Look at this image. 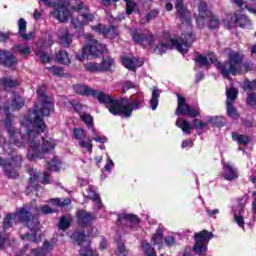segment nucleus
Wrapping results in <instances>:
<instances>
[{
  "mask_svg": "<svg viewBox=\"0 0 256 256\" xmlns=\"http://www.w3.org/2000/svg\"><path fill=\"white\" fill-rule=\"evenodd\" d=\"M86 193H87V197L89 199H92V201H94V203H96V205H98V207H102L103 202L101 200L100 194H97L96 192H94V190H93V188H91V186H88Z\"/></svg>",
  "mask_w": 256,
  "mask_h": 256,
  "instance_id": "nucleus-34",
  "label": "nucleus"
},
{
  "mask_svg": "<svg viewBox=\"0 0 256 256\" xmlns=\"http://www.w3.org/2000/svg\"><path fill=\"white\" fill-rule=\"evenodd\" d=\"M84 67L89 73H107L112 71L113 67H116V61L111 55H106L102 57L100 63H86Z\"/></svg>",
  "mask_w": 256,
  "mask_h": 256,
  "instance_id": "nucleus-11",
  "label": "nucleus"
},
{
  "mask_svg": "<svg viewBox=\"0 0 256 256\" xmlns=\"http://www.w3.org/2000/svg\"><path fill=\"white\" fill-rule=\"evenodd\" d=\"M74 92L76 95H81V97H93L97 98L100 104H104V92L103 90H95L91 86L77 84L73 86Z\"/></svg>",
  "mask_w": 256,
  "mask_h": 256,
  "instance_id": "nucleus-13",
  "label": "nucleus"
},
{
  "mask_svg": "<svg viewBox=\"0 0 256 256\" xmlns=\"http://www.w3.org/2000/svg\"><path fill=\"white\" fill-rule=\"evenodd\" d=\"M56 61L61 65H70L71 59L67 51L61 50L56 53Z\"/></svg>",
  "mask_w": 256,
  "mask_h": 256,
  "instance_id": "nucleus-33",
  "label": "nucleus"
},
{
  "mask_svg": "<svg viewBox=\"0 0 256 256\" xmlns=\"http://www.w3.org/2000/svg\"><path fill=\"white\" fill-rule=\"evenodd\" d=\"M73 37L74 35H71V33H64L63 35H60L59 40L62 47H71L73 43Z\"/></svg>",
  "mask_w": 256,
  "mask_h": 256,
  "instance_id": "nucleus-38",
  "label": "nucleus"
},
{
  "mask_svg": "<svg viewBox=\"0 0 256 256\" xmlns=\"http://www.w3.org/2000/svg\"><path fill=\"white\" fill-rule=\"evenodd\" d=\"M18 29V33L22 39L26 41L30 39L29 35L27 34V21L24 19V17H20V19H18Z\"/></svg>",
  "mask_w": 256,
  "mask_h": 256,
  "instance_id": "nucleus-29",
  "label": "nucleus"
},
{
  "mask_svg": "<svg viewBox=\"0 0 256 256\" xmlns=\"http://www.w3.org/2000/svg\"><path fill=\"white\" fill-rule=\"evenodd\" d=\"M13 226V214L7 213L6 217H4V221L2 222L3 229H10Z\"/></svg>",
  "mask_w": 256,
  "mask_h": 256,
  "instance_id": "nucleus-50",
  "label": "nucleus"
},
{
  "mask_svg": "<svg viewBox=\"0 0 256 256\" xmlns=\"http://www.w3.org/2000/svg\"><path fill=\"white\" fill-rule=\"evenodd\" d=\"M234 219H235L237 225H239V227H241L242 229H245V219H244L243 215H238L237 213H235Z\"/></svg>",
  "mask_w": 256,
  "mask_h": 256,
  "instance_id": "nucleus-58",
  "label": "nucleus"
},
{
  "mask_svg": "<svg viewBox=\"0 0 256 256\" xmlns=\"http://www.w3.org/2000/svg\"><path fill=\"white\" fill-rule=\"evenodd\" d=\"M210 9L207 1L200 0L198 3V16L196 22L200 27H205L206 21H209Z\"/></svg>",
  "mask_w": 256,
  "mask_h": 256,
  "instance_id": "nucleus-20",
  "label": "nucleus"
},
{
  "mask_svg": "<svg viewBox=\"0 0 256 256\" xmlns=\"http://www.w3.org/2000/svg\"><path fill=\"white\" fill-rule=\"evenodd\" d=\"M97 33H101L107 39H116L119 35L118 27L116 25H103L99 23L92 27Z\"/></svg>",
  "mask_w": 256,
  "mask_h": 256,
  "instance_id": "nucleus-17",
  "label": "nucleus"
},
{
  "mask_svg": "<svg viewBox=\"0 0 256 256\" xmlns=\"http://www.w3.org/2000/svg\"><path fill=\"white\" fill-rule=\"evenodd\" d=\"M41 213L48 214V213H55L57 209H53V207L48 206V204H45V206L40 207Z\"/></svg>",
  "mask_w": 256,
  "mask_h": 256,
  "instance_id": "nucleus-62",
  "label": "nucleus"
},
{
  "mask_svg": "<svg viewBox=\"0 0 256 256\" xmlns=\"http://www.w3.org/2000/svg\"><path fill=\"white\" fill-rule=\"evenodd\" d=\"M48 71H51V73L56 77H63L64 76V69L63 67H48Z\"/></svg>",
  "mask_w": 256,
  "mask_h": 256,
  "instance_id": "nucleus-53",
  "label": "nucleus"
},
{
  "mask_svg": "<svg viewBox=\"0 0 256 256\" xmlns=\"http://www.w3.org/2000/svg\"><path fill=\"white\" fill-rule=\"evenodd\" d=\"M39 178H40V175L38 173L33 174V172H31L27 190H30L31 188H35V184H37Z\"/></svg>",
  "mask_w": 256,
  "mask_h": 256,
  "instance_id": "nucleus-51",
  "label": "nucleus"
},
{
  "mask_svg": "<svg viewBox=\"0 0 256 256\" xmlns=\"http://www.w3.org/2000/svg\"><path fill=\"white\" fill-rule=\"evenodd\" d=\"M164 243H166L168 247H173V245L176 244V239L173 235H166V237H164Z\"/></svg>",
  "mask_w": 256,
  "mask_h": 256,
  "instance_id": "nucleus-59",
  "label": "nucleus"
},
{
  "mask_svg": "<svg viewBox=\"0 0 256 256\" xmlns=\"http://www.w3.org/2000/svg\"><path fill=\"white\" fill-rule=\"evenodd\" d=\"M77 223L82 227H89L97 219V215L86 209H78L76 212Z\"/></svg>",
  "mask_w": 256,
  "mask_h": 256,
  "instance_id": "nucleus-18",
  "label": "nucleus"
},
{
  "mask_svg": "<svg viewBox=\"0 0 256 256\" xmlns=\"http://www.w3.org/2000/svg\"><path fill=\"white\" fill-rule=\"evenodd\" d=\"M80 256H99L98 253L91 248V245L81 247Z\"/></svg>",
  "mask_w": 256,
  "mask_h": 256,
  "instance_id": "nucleus-43",
  "label": "nucleus"
},
{
  "mask_svg": "<svg viewBox=\"0 0 256 256\" xmlns=\"http://www.w3.org/2000/svg\"><path fill=\"white\" fill-rule=\"evenodd\" d=\"M43 1L48 7H54V11L51 12V15L61 21L62 23L68 21L70 15L69 0H38Z\"/></svg>",
  "mask_w": 256,
  "mask_h": 256,
  "instance_id": "nucleus-9",
  "label": "nucleus"
},
{
  "mask_svg": "<svg viewBox=\"0 0 256 256\" xmlns=\"http://www.w3.org/2000/svg\"><path fill=\"white\" fill-rule=\"evenodd\" d=\"M226 114H228V116H230V118H233L235 120L240 118V114H239L237 108L234 106V103H232V102H228V104H226Z\"/></svg>",
  "mask_w": 256,
  "mask_h": 256,
  "instance_id": "nucleus-37",
  "label": "nucleus"
},
{
  "mask_svg": "<svg viewBox=\"0 0 256 256\" xmlns=\"http://www.w3.org/2000/svg\"><path fill=\"white\" fill-rule=\"evenodd\" d=\"M0 87H2L3 91L6 93H10L12 89H17V87H20V83L18 79H13V77H1Z\"/></svg>",
  "mask_w": 256,
  "mask_h": 256,
  "instance_id": "nucleus-21",
  "label": "nucleus"
},
{
  "mask_svg": "<svg viewBox=\"0 0 256 256\" xmlns=\"http://www.w3.org/2000/svg\"><path fill=\"white\" fill-rule=\"evenodd\" d=\"M93 140H95L96 142H100V144H105V142H107L108 138H106V136H100L97 133V136H95V138H92V144H93Z\"/></svg>",
  "mask_w": 256,
  "mask_h": 256,
  "instance_id": "nucleus-64",
  "label": "nucleus"
},
{
  "mask_svg": "<svg viewBox=\"0 0 256 256\" xmlns=\"http://www.w3.org/2000/svg\"><path fill=\"white\" fill-rule=\"evenodd\" d=\"M37 97L40 102V108L39 104H35L34 110L37 111V116L40 118V120H42L44 126L37 134L41 156H38L39 158L37 157L36 160L44 158L45 154H49L56 148V142L53 140V138H44L42 136V133L45 132L47 128L44 116H50L51 112L54 110V102H52L48 94H46L45 86H39V88H37Z\"/></svg>",
  "mask_w": 256,
  "mask_h": 256,
  "instance_id": "nucleus-2",
  "label": "nucleus"
},
{
  "mask_svg": "<svg viewBox=\"0 0 256 256\" xmlns=\"http://www.w3.org/2000/svg\"><path fill=\"white\" fill-rule=\"evenodd\" d=\"M243 55L238 51L230 50L228 59L221 63L214 54L209 55V61L215 63L216 69L221 73L222 77L228 78L230 75L236 76L241 71L243 63Z\"/></svg>",
  "mask_w": 256,
  "mask_h": 256,
  "instance_id": "nucleus-4",
  "label": "nucleus"
},
{
  "mask_svg": "<svg viewBox=\"0 0 256 256\" xmlns=\"http://www.w3.org/2000/svg\"><path fill=\"white\" fill-rule=\"evenodd\" d=\"M195 63H197L199 67H209L210 65V61L205 55H198L195 59Z\"/></svg>",
  "mask_w": 256,
  "mask_h": 256,
  "instance_id": "nucleus-47",
  "label": "nucleus"
},
{
  "mask_svg": "<svg viewBox=\"0 0 256 256\" xmlns=\"http://www.w3.org/2000/svg\"><path fill=\"white\" fill-rule=\"evenodd\" d=\"M72 26L74 27V29H76V31H78V33H82L83 31V18L80 21V19H72L71 20Z\"/></svg>",
  "mask_w": 256,
  "mask_h": 256,
  "instance_id": "nucleus-55",
  "label": "nucleus"
},
{
  "mask_svg": "<svg viewBox=\"0 0 256 256\" xmlns=\"http://www.w3.org/2000/svg\"><path fill=\"white\" fill-rule=\"evenodd\" d=\"M12 51L19 53L22 57H29V55H31V47L27 45V43H15L12 46Z\"/></svg>",
  "mask_w": 256,
  "mask_h": 256,
  "instance_id": "nucleus-24",
  "label": "nucleus"
},
{
  "mask_svg": "<svg viewBox=\"0 0 256 256\" xmlns=\"http://www.w3.org/2000/svg\"><path fill=\"white\" fill-rule=\"evenodd\" d=\"M25 104L26 100L24 96H21L20 92L14 90L10 100H6L3 106L0 105V112L3 108L5 114L4 128H6L9 134L10 142L18 146V148H24L28 144L27 158L28 160L34 161L37 157L42 156L38 134L43 130L45 124L38 116L37 110H28L26 118L21 121V125L26 126L27 133L22 134L20 130L15 128L13 126L14 114H12L11 110H21Z\"/></svg>",
  "mask_w": 256,
  "mask_h": 256,
  "instance_id": "nucleus-1",
  "label": "nucleus"
},
{
  "mask_svg": "<svg viewBox=\"0 0 256 256\" xmlns=\"http://www.w3.org/2000/svg\"><path fill=\"white\" fill-rule=\"evenodd\" d=\"M72 108H74V111L81 115V112L83 110V104L81 102H70Z\"/></svg>",
  "mask_w": 256,
  "mask_h": 256,
  "instance_id": "nucleus-60",
  "label": "nucleus"
},
{
  "mask_svg": "<svg viewBox=\"0 0 256 256\" xmlns=\"http://www.w3.org/2000/svg\"><path fill=\"white\" fill-rule=\"evenodd\" d=\"M71 225V221L66 217V215H62L60 217L59 225L58 227L62 229V231H66Z\"/></svg>",
  "mask_w": 256,
  "mask_h": 256,
  "instance_id": "nucleus-49",
  "label": "nucleus"
},
{
  "mask_svg": "<svg viewBox=\"0 0 256 256\" xmlns=\"http://www.w3.org/2000/svg\"><path fill=\"white\" fill-rule=\"evenodd\" d=\"M47 168L48 170H54V172H59L61 168V160H59L57 156H54V158H52L50 162L47 163Z\"/></svg>",
  "mask_w": 256,
  "mask_h": 256,
  "instance_id": "nucleus-40",
  "label": "nucleus"
},
{
  "mask_svg": "<svg viewBox=\"0 0 256 256\" xmlns=\"http://www.w3.org/2000/svg\"><path fill=\"white\" fill-rule=\"evenodd\" d=\"M124 220L129 221L133 225H137L140 221L139 216L134 213H119L118 222L123 223Z\"/></svg>",
  "mask_w": 256,
  "mask_h": 256,
  "instance_id": "nucleus-26",
  "label": "nucleus"
},
{
  "mask_svg": "<svg viewBox=\"0 0 256 256\" xmlns=\"http://www.w3.org/2000/svg\"><path fill=\"white\" fill-rule=\"evenodd\" d=\"M129 100L130 99L126 96L118 100L117 98H113L112 94L103 92V104H105L106 108L111 114H114V116L130 118L133 111L140 108L141 104L144 102V100H134L133 102H129Z\"/></svg>",
  "mask_w": 256,
  "mask_h": 256,
  "instance_id": "nucleus-3",
  "label": "nucleus"
},
{
  "mask_svg": "<svg viewBox=\"0 0 256 256\" xmlns=\"http://www.w3.org/2000/svg\"><path fill=\"white\" fill-rule=\"evenodd\" d=\"M209 15H208V21H207V26L209 29L214 30L219 27L221 24V21L217 15H214L213 11L209 9Z\"/></svg>",
  "mask_w": 256,
  "mask_h": 256,
  "instance_id": "nucleus-30",
  "label": "nucleus"
},
{
  "mask_svg": "<svg viewBox=\"0 0 256 256\" xmlns=\"http://www.w3.org/2000/svg\"><path fill=\"white\" fill-rule=\"evenodd\" d=\"M142 248L146 256H157L155 247L148 241L142 243Z\"/></svg>",
  "mask_w": 256,
  "mask_h": 256,
  "instance_id": "nucleus-42",
  "label": "nucleus"
},
{
  "mask_svg": "<svg viewBox=\"0 0 256 256\" xmlns=\"http://www.w3.org/2000/svg\"><path fill=\"white\" fill-rule=\"evenodd\" d=\"M243 91H250V93H253V91H256V79L253 81H249V79H245L243 83Z\"/></svg>",
  "mask_w": 256,
  "mask_h": 256,
  "instance_id": "nucleus-45",
  "label": "nucleus"
},
{
  "mask_svg": "<svg viewBox=\"0 0 256 256\" xmlns=\"http://www.w3.org/2000/svg\"><path fill=\"white\" fill-rule=\"evenodd\" d=\"M73 9L75 11H81V17H82V30L84 25H89L91 21H94L95 15L94 13H91L89 7L83 3V1H79L76 5H74Z\"/></svg>",
  "mask_w": 256,
  "mask_h": 256,
  "instance_id": "nucleus-19",
  "label": "nucleus"
},
{
  "mask_svg": "<svg viewBox=\"0 0 256 256\" xmlns=\"http://www.w3.org/2000/svg\"><path fill=\"white\" fill-rule=\"evenodd\" d=\"M53 247V243H50V241H44L41 249H33V251H35L36 256H42L47 255V253L52 251Z\"/></svg>",
  "mask_w": 256,
  "mask_h": 256,
  "instance_id": "nucleus-36",
  "label": "nucleus"
},
{
  "mask_svg": "<svg viewBox=\"0 0 256 256\" xmlns=\"http://www.w3.org/2000/svg\"><path fill=\"white\" fill-rule=\"evenodd\" d=\"M223 178L228 180V182H232L233 180H237L239 178L237 168L231 166V164H224L223 167Z\"/></svg>",
  "mask_w": 256,
  "mask_h": 256,
  "instance_id": "nucleus-23",
  "label": "nucleus"
},
{
  "mask_svg": "<svg viewBox=\"0 0 256 256\" xmlns=\"http://www.w3.org/2000/svg\"><path fill=\"white\" fill-rule=\"evenodd\" d=\"M232 139L236 140L238 144H243V146H248L249 142H251L250 136H247V134H238V132H232Z\"/></svg>",
  "mask_w": 256,
  "mask_h": 256,
  "instance_id": "nucleus-35",
  "label": "nucleus"
},
{
  "mask_svg": "<svg viewBox=\"0 0 256 256\" xmlns=\"http://www.w3.org/2000/svg\"><path fill=\"white\" fill-rule=\"evenodd\" d=\"M122 65L129 71H136V63L131 57H122Z\"/></svg>",
  "mask_w": 256,
  "mask_h": 256,
  "instance_id": "nucleus-41",
  "label": "nucleus"
},
{
  "mask_svg": "<svg viewBox=\"0 0 256 256\" xmlns=\"http://www.w3.org/2000/svg\"><path fill=\"white\" fill-rule=\"evenodd\" d=\"M196 35L193 32L183 33L180 39L171 38L169 43H160L156 45L154 51L164 52V49H176L179 53L185 55L188 53L192 43H194Z\"/></svg>",
  "mask_w": 256,
  "mask_h": 256,
  "instance_id": "nucleus-5",
  "label": "nucleus"
},
{
  "mask_svg": "<svg viewBox=\"0 0 256 256\" xmlns=\"http://www.w3.org/2000/svg\"><path fill=\"white\" fill-rule=\"evenodd\" d=\"M175 8L182 23H190L189 11L184 5V0H175Z\"/></svg>",
  "mask_w": 256,
  "mask_h": 256,
  "instance_id": "nucleus-22",
  "label": "nucleus"
},
{
  "mask_svg": "<svg viewBox=\"0 0 256 256\" xmlns=\"http://www.w3.org/2000/svg\"><path fill=\"white\" fill-rule=\"evenodd\" d=\"M153 245H159V249L164 246V229L162 227H157L155 233L151 237Z\"/></svg>",
  "mask_w": 256,
  "mask_h": 256,
  "instance_id": "nucleus-25",
  "label": "nucleus"
},
{
  "mask_svg": "<svg viewBox=\"0 0 256 256\" xmlns=\"http://www.w3.org/2000/svg\"><path fill=\"white\" fill-rule=\"evenodd\" d=\"M82 122H84L89 130H91V125L93 124V116L87 112L80 114Z\"/></svg>",
  "mask_w": 256,
  "mask_h": 256,
  "instance_id": "nucleus-46",
  "label": "nucleus"
},
{
  "mask_svg": "<svg viewBox=\"0 0 256 256\" xmlns=\"http://www.w3.org/2000/svg\"><path fill=\"white\" fill-rule=\"evenodd\" d=\"M246 103L248 106H255L256 105V92L253 90V92H248Z\"/></svg>",
  "mask_w": 256,
  "mask_h": 256,
  "instance_id": "nucleus-54",
  "label": "nucleus"
},
{
  "mask_svg": "<svg viewBox=\"0 0 256 256\" xmlns=\"http://www.w3.org/2000/svg\"><path fill=\"white\" fill-rule=\"evenodd\" d=\"M214 233L208 229H202L194 234V245L192 251L195 255L205 256L208 251L209 241L213 239Z\"/></svg>",
  "mask_w": 256,
  "mask_h": 256,
  "instance_id": "nucleus-8",
  "label": "nucleus"
},
{
  "mask_svg": "<svg viewBox=\"0 0 256 256\" xmlns=\"http://www.w3.org/2000/svg\"><path fill=\"white\" fill-rule=\"evenodd\" d=\"M201 114L200 108H194V106H191L190 104L186 105V115L190 116L191 118H194L192 122V126L188 120H185L184 118H177L176 120V126L181 128L185 134H190L192 128L203 130V128H206L208 126V122H203L202 120H199L197 116Z\"/></svg>",
  "mask_w": 256,
  "mask_h": 256,
  "instance_id": "nucleus-7",
  "label": "nucleus"
},
{
  "mask_svg": "<svg viewBox=\"0 0 256 256\" xmlns=\"http://www.w3.org/2000/svg\"><path fill=\"white\" fill-rule=\"evenodd\" d=\"M85 238H86L85 231H74L71 235V239L77 245H82V243L85 241Z\"/></svg>",
  "mask_w": 256,
  "mask_h": 256,
  "instance_id": "nucleus-39",
  "label": "nucleus"
},
{
  "mask_svg": "<svg viewBox=\"0 0 256 256\" xmlns=\"http://www.w3.org/2000/svg\"><path fill=\"white\" fill-rule=\"evenodd\" d=\"M160 93H162V90H160L159 86H153L152 96L150 98V106L152 110H156L158 108Z\"/></svg>",
  "mask_w": 256,
  "mask_h": 256,
  "instance_id": "nucleus-27",
  "label": "nucleus"
},
{
  "mask_svg": "<svg viewBox=\"0 0 256 256\" xmlns=\"http://www.w3.org/2000/svg\"><path fill=\"white\" fill-rule=\"evenodd\" d=\"M208 124H212V126H216V128H222L226 125V118L224 116H208L207 125Z\"/></svg>",
  "mask_w": 256,
  "mask_h": 256,
  "instance_id": "nucleus-28",
  "label": "nucleus"
},
{
  "mask_svg": "<svg viewBox=\"0 0 256 256\" xmlns=\"http://www.w3.org/2000/svg\"><path fill=\"white\" fill-rule=\"evenodd\" d=\"M136 5H137V3L134 0H129L128 6L126 9L127 15H132Z\"/></svg>",
  "mask_w": 256,
  "mask_h": 256,
  "instance_id": "nucleus-61",
  "label": "nucleus"
},
{
  "mask_svg": "<svg viewBox=\"0 0 256 256\" xmlns=\"http://www.w3.org/2000/svg\"><path fill=\"white\" fill-rule=\"evenodd\" d=\"M107 52V45L100 43V41L93 40L89 45L83 47L81 53H77L76 58L79 61H85V59H89V56L100 57L103 53Z\"/></svg>",
  "mask_w": 256,
  "mask_h": 256,
  "instance_id": "nucleus-10",
  "label": "nucleus"
},
{
  "mask_svg": "<svg viewBox=\"0 0 256 256\" xmlns=\"http://www.w3.org/2000/svg\"><path fill=\"white\" fill-rule=\"evenodd\" d=\"M73 137L76 140H79V146L81 148H86L89 154L93 153V139L88 138L87 141H85V138H87V132H85L84 128H74Z\"/></svg>",
  "mask_w": 256,
  "mask_h": 256,
  "instance_id": "nucleus-15",
  "label": "nucleus"
},
{
  "mask_svg": "<svg viewBox=\"0 0 256 256\" xmlns=\"http://www.w3.org/2000/svg\"><path fill=\"white\" fill-rule=\"evenodd\" d=\"M250 22L251 21L247 15H238L235 17V23H238L240 27H246V25H248Z\"/></svg>",
  "mask_w": 256,
  "mask_h": 256,
  "instance_id": "nucleus-48",
  "label": "nucleus"
},
{
  "mask_svg": "<svg viewBox=\"0 0 256 256\" xmlns=\"http://www.w3.org/2000/svg\"><path fill=\"white\" fill-rule=\"evenodd\" d=\"M159 13H160L159 9H151L150 11H148V13H146L145 15L146 22L150 23V21H152L153 19H156Z\"/></svg>",
  "mask_w": 256,
  "mask_h": 256,
  "instance_id": "nucleus-52",
  "label": "nucleus"
},
{
  "mask_svg": "<svg viewBox=\"0 0 256 256\" xmlns=\"http://www.w3.org/2000/svg\"><path fill=\"white\" fill-rule=\"evenodd\" d=\"M37 55L42 63H50L51 57L45 51H38Z\"/></svg>",
  "mask_w": 256,
  "mask_h": 256,
  "instance_id": "nucleus-56",
  "label": "nucleus"
},
{
  "mask_svg": "<svg viewBox=\"0 0 256 256\" xmlns=\"http://www.w3.org/2000/svg\"><path fill=\"white\" fill-rule=\"evenodd\" d=\"M178 97V107L176 110L177 116H180V114H186L187 115V102L185 96H182V94H177Z\"/></svg>",
  "mask_w": 256,
  "mask_h": 256,
  "instance_id": "nucleus-31",
  "label": "nucleus"
},
{
  "mask_svg": "<svg viewBox=\"0 0 256 256\" xmlns=\"http://www.w3.org/2000/svg\"><path fill=\"white\" fill-rule=\"evenodd\" d=\"M239 90L238 88H235V86H230V88H227L226 90V104H229V102L234 103L235 100L238 98Z\"/></svg>",
  "mask_w": 256,
  "mask_h": 256,
  "instance_id": "nucleus-32",
  "label": "nucleus"
},
{
  "mask_svg": "<svg viewBox=\"0 0 256 256\" xmlns=\"http://www.w3.org/2000/svg\"><path fill=\"white\" fill-rule=\"evenodd\" d=\"M50 203L52 205H58V207H66V205H70L71 200L70 198H64L63 200H61V198H52Z\"/></svg>",
  "mask_w": 256,
  "mask_h": 256,
  "instance_id": "nucleus-44",
  "label": "nucleus"
},
{
  "mask_svg": "<svg viewBox=\"0 0 256 256\" xmlns=\"http://www.w3.org/2000/svg\"><path fill=\"white\" fill-rule=\"evenodd\" d=\"M18 217L22 223H26L27 227L30 229L31 233H26L23 235V239H30L33 237V241L35 243H39L42 239L41 235L38 236L39 232V224L40 221L34 213L26 209L25 207H21L18 212Z\"/></svg>",
  "mask_w": 256,
  "mask_h": 256,
  "instance_id": "nucleus-6",
  "label": "nucleus"
},
{
  "mask_svg": "<svg viewBox=\"0 0 256 256\" xmlns=\"http://www.w3.org/2000/svg\"><path fill=\"white\" fill-rule=\"evenodd\" d=\"M131 38L133 39L134 43H137L141 47L145 48L146 44L149 45V47H154L155 45V35L153 33H142L138 29H133L130 31Z\"/></svg>",
  "mask_w": 256,
  "mask_h": 256,
  "instance_id": "nucleus-14",
  "label": "nucleus"
},
{
  "mask_svg": "<svg viewBox=\"0 0 256 256\" xmlns=\"http://www.w3.org/2000/svg\"><path fill=\"white\" fill-rule=\"evenodd\" d=\"M22 162V154H16L15 156H12L11 161L0 157V167L4 171V174L8 176V178L17 176L16 168H21Z\"/></svg>",
  "mask_w": 256,
  "mask_h": 256,
  "instance_id": "nucleus-12",
  "label": "nucleus"
},
{
  "mask_svg": "<svg viewBox=\"0 0 256 256\" xmlns=\"http://www.w3.org/2000/svg\"><path fill=\"white\" fill-rule=\"evenodd\" d=\"M11 33L8 31V33H4L3 31H0V42L6 43L10 37Z\"/></svg>",
  "mask_w": 256,
  "mask_h": 256,
  "instance_id": "nucleus-63",
  "label": "nucleus"
},
{
  "mask_svg": "<svg viewBox=\"0 0 256 256\" xmlns=\"http://www.w3.org/2000/svg\"><path fill=\"white\" fill-rule=\"evenodd\" d=\"M11 51H8L7 49H0V65H2V67H6L8 69L16 67L18 59L14 55L13 47Z\"/></svg>",
  "mask_w": 256,
  "mask_h": 256,
  "instance_id": "nucleus-16",
  "label": "nucleus"
},
{
  "mask_svg": "<svg viewBox=\"0 0 256 256\" xmlns=\"http://www.w3.org/2000/svg\"><path fill=\"white\" fill-rule=\"evenodd\" d=\"M117 247H118V251L121 255H123V256H128L129 255V251H128L125 243H123L122 241H119L117 243Z\"/></svg>",
  "mask_w": 256,
  "mask_h": 256,
  "instance_id": "nucleus-57",
  "label": "nucleus"
}]
</instances>
